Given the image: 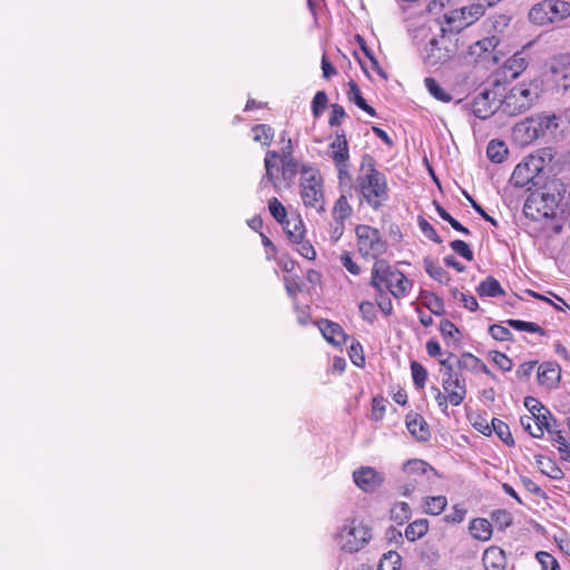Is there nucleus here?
<instances>
[{
    "mask_svg": "<svg viewBox=\"0 0 570 570\" xmlns=\"http://www.w3.org/2000/svg\"><path fill=\"white\" fill-rule=\"evenodd\" d=\"M490 335L497 341H511L512 333L503 325L494 324L489 327Z\"/></svg>",
    "mask_w": 570,
    "mask_h": 570,
    "instance_id": "nucleus-57",
    "label": "nucleus"
},
{
    "mask_svg": "<svg viewBox=\"0 0 570 570\" xmlns=\"http://www.w3.org/2000/svg\"><path fill=\"white\" fill-rule=\"evenodd\" d=\"M358 252L364 257L376 258L385 252V242L381 238L380 232L367 225L356 227Z\"/></svg>",
    "mask_w": 570,
    "mask_h": 570,
    "instance_id": "nucleus-9",
    "label": "nucleus"
},
{
    "mask_svg": "<svg viewBox=\"0 0 570 570\" xmlns=\"http://www.w3.org/2000/svg\"><path fill=\"white\" fill-rule=\"evenodd\" d=\"M537 366V361L524 362L519 365L515 374L520 380H528Z\"/></svg>",
    "mask_w": 570,
    "mask_h": 570,
    "instance_id": "nucleus-63",
    "label": "nucleus"
},
{
    "mask_svg": "<svg viewBox=\"0 0 570 570\" xmlns=\"http://www.w3.org/2000/svg\"><path fill=\"white\" fill-rule=\"evenodd\" d=\"M425 88L428 91L438 100L442 102H450L452 100V96L445 91L444 88L440 86V83L433 78L424 79Z\"/></svg>",
    "mask_w": 570,
    "mask_h": 570,
    "instance_id": "nucleus-43",
    "label": "nucleus"
},
{
    "mask_svg": "<svg viewBox=\"0 0 570 570\" xmlns=\"http://www.w3.org/2000/svg\"><path fill=\"white\" fill-rule=\"evenodd\" d=\"M513 137L520 145H529L541 136L533 122V118L528 117L513 127Z\"/></svg>",
    "mask_w": 570,
    "mask_h": 570,
    "instance_id": "nucleus-18",
    "label": "nucleus"
},
{
    "mask_svg": "<svg viewBox=\"0 0 570 570\" xmlns=\"http://www.w3.org/2000/svg\"><path fill=\"white\" fill-rule=\"evenodd\" d=\"M550 2V16L552 23L570 17V2L562 0H548Z\"/></svg>",
    "mask_w": 570,
    "mask_h": 570,
    "instance_id": "nucleus-37",
    "label": "nucleus"
},
{
    "mask_svg": "<svg viewBox=\"0 0 570 570\" xmlns=\"http://www.w3.org/2000/svg\"><path fill=\"white\" fill-rule=\"evenodd\" d=\"M499 45V40L497 37H487V38H483L474 43H472L470 47H469V51L468 53L473 57L475 60L480 59V58H487L488 56H490L494 49L497 48V46Z\"/></svg>",
    "mask_w": 570,
    "mask_h": 570,
    "instance_id": "nucleus-22",
    "label": "nucleus"
},
{
    "mask_svg": "<svg viewBox=\"0 0 570 570\" xmlns=\"http://www.w3.org/2000/svg\"><path fill=\"white\" fill-rule=\"evenodd\" d=\"M561 380V367L556 362H544L538 368V383L547 389H554Z\"/></svg>",
    "mask_w": 570,
    "mask_h": 570,
    "instance_id": "nucleus-17",
    "label": "nucleus"
},
{
    "mask_svg": "<svg viewBox=\"0 0 570 570\" xmlns=\"http://www.w3.org/2000/svg\"><path fill=\"white\" fill-rule=\"evenodd\" d=\"M301 198L306 207L317 213L325 209L323 178L320 170L312 166L301 168Z\"/></svg>",
    "mask_w": 570,
    "mask_h": 570,
    "instance_id": "nucleus-6",
    "label": "nucleus"
},
{
    "mask_svg": "<svg viewBox=\"0 0 570 570\" xmlns=\"http://www.w3.org/2000/svg\"><path fill=\"white\" fill-rule=\"evenodd\" d=\"M548 8H550V2L547 0L534 4L529 11L530 21L538 26L552 23L550 10Z\"/></svg>",
    "mask_w": 570,
    "mask_h": 570,
    "instance_id": "nucleus-26",
    "label": "nucleus"
},
{
    "mask_svg": "<svg viewBox=\"0 0 570 570\" xmlns=\"http://www.w3.org/2000/svg\"><path fill=\"white\" fill-rule=\"evenodd\" d=\"M535 464L539 470L552 480H561L564 478L563 471L557 465V463L542 455H535Z\"/></svg>",
    "mask_w": 570,
    "mask_h": 570,
    "instance_id": "nucleus-27",
    "label": "nucleus"
},
{
    "mask_svg": "<svg viewBox=\"0 0 570 570\" xmlns=\"http://www.w3.org/2000/svg\"><path fill=\"white\" fill-rule=\"evenodd\" d=\"M403 472L407 480L401 487V494L410 497L416 490L417 485L425 481L426 475L433 472V468L423 460L414 459L409 460L404 464Z\"/></svg>",
    "mask_w": 570,
    "mask_h": 570,
    "instance_id": "nucleus-11",
    "label": "nucleus"
},
{
    "mask_svg": "<svg viewBox=\"0 0 570 570\" xmlns=\"http://www.w3.org/2000/svg\"><path fill=\"white\" fill-rule=\"evenodd\" d=\"M532 118L541 137L544 136L548 131H552L558 127L556 116L537 115Z\"/></svg>",
    "mask_w": 570,
    "mask_h": 570,
    "instance_id": "nucleus-42",
    "label": "nucleus"
},
{
    "mask_svg": "<svg viewBox=\"0 0 570 570\" xmlns=\"http://www.w3.org/2000/svg\"><path fill=\"white\" fill-rule=\"evenodd\" d=\"M345 117H346V112L342 106H340L337 104L332 105V112H331V116L328 119V124L331 127H335V126L340 125L342 119H344Z\"/></svg>",
    "mask_w": 570,
    "mask_h": 570,
    "instance_id": "nucleus-62",
    "label": "nucleus"
},
{
    "mask_svg": "<svg viewBox=\"0 0 570 570\" xmlns=\"http://www.w3.org/2000/svg\"><path fill=\"white\" fill-rule=\"evenodd\" d=\"M549 440L557 446L560 458L570 462V440H568L561 430L549 429Z\"/></svg>",
    "mask_w": 570,
    "mask_h": 570,
    "instance_id": "nucleus-25",
    "label": "nucleus"
},
{
    "mask_svg": "<svg viewBox=\"0 0 570 570\" xmlns=\"http://www.w3.org/2000/svg\"><path fill=\"white\" fill-rule=\"evenodd\" d=\"M528 66V61L521 53H514L505 60L503 70L505 77L517 78Z\"/></svg>",
    "mask_w": 570,
    "mask_h": 570,
    "instance_id": "nucleus-29",
    "label": "nucleus"
},
{
    "mask_svg": "<svg viewBox=\"0 0 570 570\" xmlns=\"http://www.w3.org/2000/svg\"><path fill=\"white\" fill-rule=\"evenodd\" d=\"M424 268L430 277L441 284H448L451 279L449 273L439 264L434 263L430 258L424 259Z\"/></svg>",
    "mask_w": 570,
    "mask_h": 570,
    "instance_id": "nucleus-36",
    "label": "nucleus"
},
{
    "mask_svg": "<svg viewBox=\"0 0 570 570\" xmlns=\"http://www.w3.org/2000/svg\"><path fill=\"white\" fill-rule=\"evenodd\" d=\"M450 247L454 253L460 255L461 257L465 258L466 261L471 262L473 261V252L469 247V245L460 239L452 240L450 243Z\"/></svg>",
    "mask_w": 570,
    "mask_h": 570,
    "instance_id": "nucleus-54",
    "label": "nucleus"
},
{
    "mask_svg": "<svg viewBox=\"0 0 570 570\" xmlns=\"http://www.w3.org/2000/svg\"><path fill=\"white\" fill-rule=\"evenodd\" d=\"M412 514V510L406 502H396L393 504L390 511L391 520L395 521L399 524H403L407 520H410Z\"/></svg>",
    "mask_w": 570,
    "mask_h": 570,
    "instance_id": "nucleus-40",
    "label": "nucleus"
},
{
    "mask_svg": "<svg viewBox=\"0 0 570 570\" xmlns=\"http://www.w3.org/2000/svg\"><path fill=\"white\" fill-rule=\"evenodd\" d=\"M542 169L543 159L541 157L528 156L515 166L510 181L515 187H524L530 184Z\"/></svg>",
    "mask_w": 570,
    "mask_h": 570,
    "instance_id": "nucleus-12",
    "label": "nucleus"
},
{
    "mask_svg": "<svg viewBox=\"0 0 570 570\" xmlns=\"http://www.w3.org/2000/svg\"><path fill=\"white\" fill-rule=\"evenodd\" d=\"M521 426L525 432H528L532 438L540 439L543 436L542 428L538 425L532 415H523L520 417Z\"/></svg>",
    "mask_w": 570,
    "mask_h": 570,
    "instance_id": "nucleus-47",
    "label": "nucleus"
},
{
    "mask_svg": "<svg viewBox=\"0 0 570 570\" xmlns=\"http://www.w3.org/2000/svg\"><path fill=\"white\" fill-rule=\"evenodd\" d=\"M498 108L500 105L497 102V94L489 89L479 92L471 105L472 114L480 119L491 117Z\"/></svg>",
    "mask_w": 570,
    "mask_h": 570,
    "instance_id": "nucleus-15",
    "label": "nucleus"
},
{
    "mask_svg": "<svg viewBox=\"0 0 570 570\" xmlns=\"http://www.w3.org/2000/svg\"><path fill=\"white\" fill-rule=\"evenodd\" d=\"M424 62L430 67L442 65L451 58V50L445 46V38H432L423 50Z\"/></svg>",
    "mask_w": 570,
    "mask_h": 570,
    "instance_id": "nucleus-16",
    "label": "nucleus"
},
{
    "mask_svg": "<svg viewBox=\"0 0 570 570\" xmlns=\"http://www.w3.org/2000/svg\"><path fill=\"white\" fill-rule=\"evenodd\" d=\"M491 361L503 372H510L513 367V362L504 353L492 351L490 352Z\"/></svg>",
    "mask_w": 570,
    "mask_h": 570,
    "instance_id": "nucleus-52",
    "label": "nucleus"
},
{
    "mask_svg": "<svg viewBox=\"0 0 570 570\" xmlns=\"http://www.w3.org/2000/svg\"><path fill=\"white\" fill-rule=\"evenodd\" d=\"M372 527L361 517H350L342 521L335 533L337 547L347 553H355L372 540Z\"/></svg>",
    "mask_w": 570,
    "mask_h": 570,
    "instance_id": "nucleus-3",
    "label": "nucleus"
},
{
    "mask_svg": "<svg viewBox=\"0 0 570 570\" xmlns=\"http://www.w3.org/2000/svg\"><path fill=\"white\" fill-rule=\"evenodd\" d=\"M417 224L420 230L425 237H428L429 239L433 240L436 244H440L442 242L433 226L426 219H424L423 217H419Z\"/></svg>",
    "mask_w": 570,
    "mask_h": 570,
    "instance_id": "nucleus-55",
    "label": "nucleus"
},
{
    "mask_svg": "<svg viewBox=\"0 0 570 570\" xmlns=\"http://www.w3.org/2000/svg\"><path fill=\"white\" fill-rule=\"evenodd\" d=\"M376 304L377 306L380 307L381 312L389 316L392 314L393 312V305H392V302L391 299L385 295V293L383 292V295L380 296V292H377V295H376Z\"/></svg>",
    "mask_w": 570,
    "mask_h": 570,
    "instance_id": "nucleus-64",
    "label": "nucleus"
},
{
    "mask_svg": "<svg viewBox=\"0 0 570 570\" xmlns=\"http://www.w3.org/2000/svg\"><path fill=\"white\" fill-rule=\"evenodd\" d=\"M524 406L529 410V415H535L542 411L550 414V412L533 396H527L524 399Z\"/></svg>",
    "mask_w": 570,
    "mask_h": 570,
    "instance_id": "nucleus-61",
    "label": "nucleus"
},
{
    "mask_svg": "<svg viewBox=\"0 0 570 570\" xmlns=\"http://www.w3.org/2000/svg\"><path fill=\"white\" fill-rule=\"evenodd\" d=\"M401 556L395 551H389L380 561L379 570H399Z\"/></svg>",
    "mask_w": 570,
    "mask_h": 570,
    "instance_id": "nucleus-45",
    "label": "nucleus"
},
{
    "mask_svg": "<svg viewBox=\"0 0 570 570\" xmlns=\"http://www.w3.org/2000/svg\"><path fill=\"white\" fill-rule=\"evenodd\" d=\"M480 297H497L504 294L500 283L492 276H488L476 287Z\"/></svg>",
    "mask_w": 570,
    "mask_h": 570,
    "instance_id": "nucleus-32",
    "label": "nucleus"
},
{
    "mask_svg": "<svg viewBox=\"0 0 570 570\" xmlns=\"http://www.w3.org/2000/svg\"><path fill=\"white\" fill-rule=\"evenodd\" d=\"M406 428L409 432L419 441H426L430 436L429 425L417 413L406 415Z\"/></svg>",
    "mask_w": 570,
    "mask_h": 570,
    "instance_id": "nucleus-20",
    "label": "nucleus"
},
{
    "mask_svg": "<svg viewBox=\"0 0 570 570\" xmlns=\"http://www.w3.org/2000/svg\"><path fill=\"white\" fill-rule=\"evenodd\" d=\"M328 157L337 169V178L341 185L351 183L350 175V150L347 139L343 131L336 132L335 138L328 145Z\"/></svg>",
    "mask_w": 570,
    "mask_h": 570,
    "instance_id": "nucleus-8",
    "label": "nucleus"
},
{
    "mask_svg": "<svg viewBox=\"0 0 570 570\" xmlns=\"http://www.w3.org/2000/svg\"><path fill=\"white\" fill-rule=\"evenodd\" d=\"M352 214V207L350 206L347 199L345 196H341L334 207H333V218L336 223H338L341 225V227H336L335 228V233H337L338 235L342 234L343 232V223L344 220L350 217Z\"/></svg>",
    "mask_w": 570,
    "mask_h": 570,
    "instance_id": "nucleus-28",
    "label": "nucleus"
},
{
    "mask_svg": "<svg viewBox=\"0 0 570 570\" xmlns=\"http://www.w3.org/2000/svg\"><path fill=\"white\" fill-rule=\"evenodd\" d=\"M473 538L480 541H488L492 535V525L487 519L478 518L471 521L469 527Z\"/></svg>",
    "mask_w": 570,
    "mask_h": 570,
    "instance_id": "nucleus-30",
    "label": "nucleus"
},
{
    "mask_svg": "<svg viewBox=\"0 0 570 570\" xmlns=\"http://www.w3.org/2000/svg\"><path fill=\"white\" fill-rule=\"evenodd\" d=\"M429 531V521L426 519H417L411 522L404 531V537L414 542L424 537Z\"/></svg>",
    "mask_w": 570,
    "mask_h": 570,
    "instance_id": "nucleus-33",
    "label": "nucleus"
},
{
    "mask_svg": "<svg viewBox=\"0 0 570 570\" xmlns=\"http://www.w3.org/2000/svg\"><path fill=\"white\" fill-rule=\"evenodd\" d=\"M482 564L484 570H505L508 564L505 552L497 546L487 548L482 556Z\"/></svg>",
    "mask_w": 570,
    "mask_h": 570,
    "instance_id": "nucleus-19",
    "label": "nucleus"
},
{
    "mask_svg": "<svg viewBox=\"0 0 570 570\" xmlns=\"http://www.w3.org/2000/svg\"><path fill=\"white\" fill-rule=\"evenodd\" d=\"M541 570H561L558 560L547 551H539L535 553Z\"/></svg>",
    "mask_w": 570,
    "mask_h": 570,
    "instance_id": "nucleus-46",
    "label": "nucleus"
},
{
    "mask_svg": "<svg viewBox=\"0 0 570 570\" xmlns=\"http://www.w3.org/2000/svg\"><path fill=\"white\" fill-rule=\"evenodd\" d=\"M507 323L509 324V326L513 327L517 331L537 333L540 335L546 334V331L541 326L532 322L508 320Z\"/></svg>",
    "mask_w": 570,
    "mask_h": 570,
    "instance_id": "nucleus-44",
    "label": "nucleus"
},
{
    "mask_svg": "<svg viewBox=\"0 0 570 570\" xmlns=\"http://www.w3.org/2000/svg\"><path fill=\"white\" fill-rule=\"evenodd\" d=\"M431 391L434 393V400H435L440 411L443 414H448L450 396L444 391H441L438 386H432Z\"/></svg>",
    "mask_w": 570,
    "mask_h": 570,
    "instance_id": "nucleus-56",
    "label": "nucleus"
},
{
    "mask_svg": "<svg viewBox=\"0 0 570 570\" xmlns=\"http://www.w3.org/2000/svg\"><path fill=\"white\" fill-rule=\"evenodd\" d=\"M327 105V95L324 91H317L312 101V110L315 117L324 111Z\"/></svg>",
    "mask_w": 570,
    "mask_h": 570,
    "instance_id": "nucleus-58",
    "label": "nucleus"
},
{
    "mask_svg": "<svg viewBox=\"0 0 570 570\" xmlns=\"http://www.w3.org/2000/svg\"><path fill=\"white\" fill-rule=\"evenodd\" d=\"M411 373L413 383L417 389H422L425 385L428 379V371L423 365L417 362L411 363Z\"/></svg>",
    "mask_w": 570,
    "mask_h": 570,
    "instance_id": "nucleus-48",
    "label": "nucleus"
},
{
    "mask_svg": "<svg viewBox=\"0 0 570 570\" xmlns=\"http://www.w3.org/2000/svg\"><path fill=\"white\" fill-rule=\"evenodd\" d=\"M340 261L350 274H352L354 276L360 275L361 267L356 262L353 261L350 253H347V252L343 253L340 257Z\"/></svg>",
    "mask_w": 570,
    "mask_h": 570,
    "instance_id": "nucleus-60",
    "label": "nucleus"
},
{
    "mask_svg": "<svg viewBox=\"0 0 570 570\" xmlns=\"http://www.w3.org/2000/svg\"><path fill=\"white\" fill-rule=\"evenodd\" d=\"M357 189L364 200L374 209L380 208L389 198V186L383 173L375 168L373 158L363 159L357 177Z\"/></svg>",
    "mask_w": 570,
    "mask_h": 570,
    "instance_id": "nucleus-2",
    "label": "nucleus"
},
{
    "mask_svg": "<svg viewBox=\"0 0 570 570\" xmlns=\"http://www.w3.org/2000/svg\"><path fill=\"white\" fill-rule=\"evenodd\" d=\"M481 363V360L476 356H474L471 353H464L461 355V357L458 361V366L461 370L470 371V372H478V367Z\"/></svg>",
    "mask_w": 570,
    "mask_h": 570,
    "instance_id": "nucleus-49",
    "label": "nucleus"
},
{
    "mask_svg": "<svg viewBox=\"0 0 570 570\" xmlns=\"http://www.w3.org/2000/svg\"><path fill=\"white\" fill-rule=\"evenodd\" d=\"M442 389L450 396V404L459 406L466 396L465 380L461 374L442 373Z\"/></svg>",
    "mask_w": 570,
    "mask_h": 570,
    "instance_id": "nucleus-14",
    "label": "nucleus"
},
{
    "mask_svg": "<svg viewBox=\"0 0 570 570\" xmlns=\"http://www.w3.org/2000/svg\"><path fill=\"white\" fill-rule=\"evenodd\" d=\"M370 284L380 292V296L383 295V287H386L395 298L406 296L412 288V282L383 259L375 261Z\"/></svg>",
    "mask_w": 570,
    "mask_h": 570,
    "instance_id": "nucleus-4",
    "label": "nucleus"
},
{
    "mask_svg": "<svg viewBox=\"0 0 570 570\" xmlns=\"http://www.w3.org/2000/svg\"><path fill=\"white\" fill-rule=\"evenodd\" d=\"M281 139L284 142L283 147L281 148V151L268 150L265 155V174L259 181V190H264L269 185L277 189L279 177H277L274 173L275 167H277L278 161L283 159L295 158L293 155L292 140L289 138H286V131H283L281 134Z\"/></svg>",
    "mask_w": 570,
    "mask_h": 570,
    "instance_id": "nucleus-7",
    "label": "nucleus"
},
{
    "mask_svg": "<svg viewBox=\"0 0 570 570\" xmlns=\"http://www.w3.org/2000/svg\"><path fill=\"white\" fill-rule=\"evenodd\" d=\"M268 209L271 215L279 223L284 224L287 219V213L283 204L275 197H273L268 203Z\"/></svg>",
    "mask_w": 570,
    "mask_h": 570,
    "instance_id": "nucleus-50",
    "label": "nucleus"
},
{
    "mask_svg": "<svg viewBox=\"0 0 570 570\" xmlns=\"http://www.w3.org/2000/svg\"><path fill=\"white\" fill-rule=\"evenodd\" d=\"M348 99L353 101L358 108L364 110L370 116H376L374 108L366 104L365 99L362 97L361 90L358 86L354 81L348 82Z\"/></svg>",
    "mask_w": 570,
    "mask_h": 570,
    "instance_id": "nucleus-34",
    "label": "nucleus"
},
{
    "mask_svg": "<svg viewBox=\"0 0 570 570\" xmlns=\"http://www.w3.org/2000/svg\"><path fill=\"white\" fill-rule=\"evenodd\" d=\"M384 480V474L372 466H361L353 472L354 483L365 493L379 490Z\"/></svg>",
    "mask_w": 570,
    "mask_h": 570,
    "instance_id": "nucleus-13",
    "label": "nucleus"
},
{
    "mask_svg": "<svg viewBox=\"0 0 570 570\" xmlns=\"http://www.w3.org/2000/svg\"><path fill=\"white\" fill-rule=\"evenodd\" d=\"M282 225L291 242L295 244L302 243L305 235V227L299 216L287 218Z\"/></svg>",
    "mask_w": 570,
    "mask_h": 570,
    "instance_id": "nucleus-24",
    "label": "nucleus"
},
{
    "mask_svg": "<svg viewBox=\"0 0 570 570\" xmlns=\"http://www.w3.org/2000/svg\"><path fill=\"white\" fill-rule=\"evenodd\" d=\"M299 169V163L296 158H288L278 161L277 167H275L274 173L281 179L284 180L287 185H291L296 177Z\"/></svg>",
    "mask_w": 570,
    "mask_h": 570,
    "instance_id": "nucleus-23",
    "label": "nucleus"
},
{
    "mask_svg": "<svg viewBox=\"0 0 570 570\" xmlns=\"http://www.w3.org/2000/svg\"><path fill=\"white\" fill-rule=\"evenodd\" d=\"M320 330L323 337L331 344L340 346L346 342L347 336L343 328L337 324L330 321H322Z\"/></svg>",
    "mask_w": 570,
    "mask_h": 570,
    "instance_id": "nucleus-21",
    "label": "nucleus"
},
{
    "mask_svg": "<svg viewBox=\"0 0 570 570\" xmlns=\"http://www.w3.org/2000/svg\"><path fill=\"white\" fill-rule=\"evenodd\" d=\"M494 431V433L498 435V438L507 445L512 446L514 445V440L512 438V434L510 432V428L507 423L499 419H492L491 422V432Z\"/></svg>",
    "mask_w": 570,
    "mask_h": 570,
    "instance_id": "nucleus-39",
    "label": "nucleus"
},
{
    "mask_svg": "<svg viewBox=\"0 0 570 570\" xmlns=\"http://www.w3.org/2000/svg\"><path fill=\"white\" fill-rule=\"evenodd\" d=\"M484 14V6L481 3H472L468 7L455 9L444 14L445 23L449 31L459 32L465 27L472 24L475 20Z\"/></svg>",
    "mask_w": 570,
    "mask_h": 570,
    "instance_id": "nucleus-10",
    "label": "nucleus"
},
{
    "mask_svg": "<svg viewBox=\"0 0 570 570\" xmlns=\"http://www.w3.org/2000/svg\"><path fill=\"white\" fill-rule=\"evenodd\" d=\"M440 331L444 340L458 341L456 334H459V330L451 321H441Z\"/></svg>",
    "mask_w": 570,
    "mask_h": 570,
    "instance_id": "nucleus-59",
    "label": "nucleus"
},
{
    "mask_svg": "<svg viewBox=\"0 0 570 570\" xmlns=\"http://www.w3.org/2000/svg\"><path fill=\"white\" fill-rule=\"evenodd\" d=\"M487 155L491 161L501 164L508 156V148L503 141L491 140L487 147Z\"/></svg>",
    "mask_w": 570,
    "mask_h": 570,
    "instance_id": "nucleus-38",
    "label": "nucleus"
},
{
    "mask_svg": "<svg viewBox=\"0 0 570 570\" xmlns=\"http://www.w3.org/2000/svg\"><path fill=\"white\" fill-rule=\"evenodd\" d=\"M358 309H360L362 318L365 322L373 324L376 321L377 313H376V307H375L374 303H372L370 301H363L360 303Z\"/></svg>",
    "mask_w": 570,
    "mask_h": 570,
    "instance_id": "nucleus-51",
    "label": "nucleus"
},
{
    "mask_svg": "<svg viewBox=\"0 0 570 570\" xmlns=\"http://www.w3.org/2000/svg\"><path fill=\"white\" fill-rule=\"evenodd\" d=\"M448 500L444 495L426 497L423 501V510L431 515L441 514L446 508Z\"/></svg>",
    "mask_w": 570,
    "mask_h": 570,
    "instance_id": "nucleus-35",
    "label": "nucleus"
},
{
    "mask_svg": "<svg viewBox=\"0 0 570 570\" xmlns=\"http://www.w3.org/2000/svg\"><path fill=\"white\" fill-rule=\"evenodd\" d=\"M253 131V139L256 142H259L263 146H269L273 137H274V130L268 125H256L252 128Z\"/></svg>",
    "mask_w": 570,
    "mask_h": 570,
    "instance_id": "nucleus-41",
    "label": "nucleus"
},
{
    "mask_svg": "<svg viewBox=\"0 0 570 570\" xmlns=\"http://www.w3.org/2000/svg\"><path fill=\"white\" fill-rule=\"evenodd\" d=\"M540 96L539 85L534 81L512 86L500 101V109L508 116H518L528 111Z\"/></svg>",
    "mask_w": 570,
    "mask_h": 570,
    "instance_id": "nucleus-5",
    "label": "nucleus"
},
{
    "mask_svg": "<svg viewBox=\"0 0 570 570\" xmlns=\"http://www.w3.org/2000/svg\"><path fill=\"white\" fill-rule=\"evenodd\" d=\"M422 305L426 307L434 315H443L445 313L444 302L436 294L428 291H422L420 294Z\"/></svg>",
    "mask_w": 570,
    "mask_h": 570,
    "instance_id": "nucleus-31",
    "label": "nucleus"
},
{
    "mask_svg": "<svg viewBox=\"0 0 570 570\" xmlns=\"http://www.w3.org/2000/svg\"><path fill=\"white\" fill-rule=\"evenodd\" d=\"M348 356L352 363L358 367H363L365 358L363 355V347L358 342L353 341L348 347Z\"/></svg>",
    "mask_w": 570,
    "mask_h": 570,
    "instance_id": "nucleus-53",
    "label": "nucleus"
},
{
    "mask_svg": "<svg viewBox=\"0 0 570 570\" xmlns=\"http://www.w3.org/2000/svg\"><path fill=\"white\" fill-rule=\"evenodd\" d=\"M564 198V185L557 180L551 181L543 190L533 191L528 196L523 205V213L532 220L553 217Z\"/></svg>",
    "mask_w": 570,
    "mask_h": 570,
    "instance_id": "nucleus-1",
    "label": "nucleus"
}]
</instances>
